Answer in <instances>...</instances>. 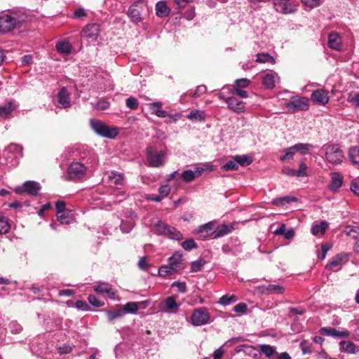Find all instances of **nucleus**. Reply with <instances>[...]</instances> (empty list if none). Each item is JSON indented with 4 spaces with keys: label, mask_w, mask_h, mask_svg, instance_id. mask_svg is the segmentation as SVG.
<instances>
[{
    "label": "nucleus",
    "mask_w": 359,
    "mask_h": 359,
    "mask_svg": "<svg viewBox=\"0 0 359 359\" xmlns=\"http://www.w3.org/2000/svg\"><path fill=\"white\" fill-rule=\"evenodd\" d=\"M183 261L182 254L179 252L174 253L173 255L168 259V264L159 268V275L162 277H166L169 275L180 273L186 267Z\"/></svg>",
    "instance_id": "obj_1"
},
{
    "label": "nucleus",
    "mask_w": 359,
    "mask_h": 359,
    "mask_svg": "<svg viewBox=\"0 0 359 359\" xmlns=\"http://www.w3.org/2000/svg\"><path fill=\"white\" fill-rule=\"evenodd\" d=\"M325 157L327 162L332 165H339L344 158V151L338 144H329L323 147Z\"/></svg>",
    "instance_id": "obj_2"
},
{
    "label": "nucleus",
    "mask_w": 359,
    "mask_h": 359,
    "mask_svg": "<svg viewBox=\"0 0 359 359\" xmlns=\"http://www.w3.org/2000/svg\"><path fill=\"white\" fill-rule=\"evenodd\" d=\"M90 125L96 134L104 137L114 139L118 133L117 128L108 126L97 119H90Z\"/></svg>",
    "instance_id": "obj_3"
},
{
    "label": "nucleus",
    "mask_w": 359,
    "mask_h": 359,
    "mask_svg": "<svg viewBox=\"0 0 359 359\" xmlns=\"http://www.w3.org/2000/svg\"><path fill=\"white\" fill-rule=\"evenodd\" d=\"M154 231L158 235L165 236L177 241H180L183 238L182 234L175 228L168 226L162 221H158L154 224Z\"/></svg>",
    "instance_id": "obj_4"
},
{
    "label": "nucleus",
    "mask_w": 359,
    "mask_h": 359,
    "mask_svg": "<svg viewBox=\"0 0 359 359\" xmlns=\"http://www.w3.org/2000/svg\"><path fill=\"white\" fill-rule=\"evenodd\" d=\"M210 314L204 308L195 309L190 318V322L194 326H201L209 323Z\"/></svg>",
    "instance_id": "obj_5"
},
{
    "label": "nucleus",
    "mask_w": 359,
    "mask_h": 359,
    "mask_svg": "<svg viewBox=\"0 0 359 359\" xmlns=\"http://www.w3.org/2000/svg\"><path fill=\"white\" fill-rule=\"evenodd\" d=\"M87 168L81 163L72 162L68 168V176L72 180H79L86 175Z\"/></svg>",
    "instance_id": "obj_6"
},
{
    "label": "nucleus",
    "mask_w": 359,
    "mask_h": 359,
    "mask_svg": "<svg viewBox=\"0 0 359 359\" xmlns=\"http://www.w3.org/2000/svg\"><path fill=\"white\" fill-rule=\"evenodd\" d=\"M165 152L161 151L154 152L151 147L147 149V161L152 167H159L163 165Z\"/></svg>",
    "instance_id": "obj_7"
},
{
    "label": "nucleus",
    "mask_w": 359,
    "mask_h": 359,
    "mask_svg": "<svg viewBox=\"0 0 359 359\" xmlns=\"http://www.w3.org/2000/svg\"><path fill=\"white\" fill-rule=\"evenodd\" d=\"M100 34V27L97 24L87 25L81 32V38L86 40L88 43L94 42L97 40Z\"/></svg>",
    "instance_id": "obj_8"
},
{
    "label": "nucleus",
    "mask_w": 359,
    "mask_h": 359,
    "mask_svg": "<svg viewBox=\"0 0 359 359\" xmlns=\"http://www.w3.org/2000/svg\"><path fill=\"white\" fill-rule=\"evenodd\" d=\"M18 20L8 14L0 15V32H8L18 24Z\"/></svg>",
    "instance_id": "obj_9"
},
{
    "label": "nucleus",
    "mask_w": 359,
    "mask_h": 359,
    "mask_svg": "<svg viewBox=\"0 0 359 359\" xmlns=\"http://www.w3.org/2000/svg\"><path fill=\"white\" fill-rule=\"evenodd\" d=\"M348 254L341 252L331 258L325 267L328 270L337 271L348 262Z\"/></svg>",
    "instance_id": "obj_10"
},
{
    "label": "nucleus",
    "mask_w": 359,
    "mask_h": 359,
    "mask_svg": "<svg viewBox=\"0 0 359 359\" xmlns=\"http://www.w3.org/2000/svg\"><path fill=\"white\" fill-rule=\"evenodd\" d=\"M149 107L151 112L160 118L170 117L172 118L174 121H176L181 117V114H180L172 115L165 110L160 109V108L162 107V102H161L150 103Z\"/></svg>",
    "instance_id": "obj_11"
},
{
    "label": "nucleus",
    "mask_w": 359,
    "mask_h": 359,
    "mask_svg": "<svg viewBox=\"0 0 359 359\" xmlns=\"http://www.w3.org/2000/svg\"><path fill=\"white\" fill-rule=\"evenodd\" d=\"M286 107L292 111H306L309 109L308 100L305 97H293Z\"/></svg>",
    "instance_id": "obj_12"
},
{
    "label": "nucleus",
    "mask_w": 359,
    "mask_h": 359,
    "mask_svg": "<svg viewBox=\"0 0 359 359\" xmlns=\"http://www.w3.org/2000/svg\"><path fill=\"white\" fill-rule=\"evenodd\" d=\"M41 189V186L38 182L34 181H28L23 184L22 187H19L15 189L17 194H22L26 192L29 194L36 196Z\"/></svg>",
    "instance_id": "obj_13"
},
{
    "label": "nucleus",
    "mask_w": 359,
    "mask_h": 359,
    "mask_svg": "<svg viewBox=\"0 0 359 359\" xmlns=\"http://www.w3.org/2000/svg\"><path fill=\"white\" fill-rule=\"evenodd\" d=\"M319 332L323 336L337 338H347L350 336V332L345 329L338 330L332 327H321Z\"/></svg>",
    "instance_id": "obj_14"
},
{
    "label": "nucleus",
    "mask_w": 359,
    "mask_h": 359,
    "mask_svg": "<svg viewBox=\"0 0 359 359\" xmlns=\"http://www.w3.org/2000/svg\"><path fill=\"white\" fill-rule=\"evenodd\" d=\"M276 10L284 14H290L295 12L297 8L290 3V0H273Z\"/></svg>",
    "instance_id": "obj_15"
},
{
    "label": "nucleus",
    "mask_w": 359,
    "mask_h": 359,
    "mask_svg": "<svg viewBox=\"0 0 359 359\" xmlns=\"http://www.w3.org/2000/svg\"><path fill=\"white\" fill-rule=\"evenodd\" d=\"M327 44L332 50L339 51L342 48V39L337 32H331L328 35Z\"/></svg>",
    "instance_id": "obj_16"
},
{
    "label": "nucleus",
    "mask_w": 359,
    "mask_h": 359,
    "mask_svg": "<svg viewBox=\"0 0 359 359\" xmlns=\"http://www.w3.org/2000/svg\"><path fill=\"white\" fill-rule=\"evenodd\" d=\"M217 223L215 222H210L203 225H201L198 230L199 236L202 238L211 236L214 238L215 230Z\"/></svg>",
    "instance_id": "obj_17"
},
{
    "label": "nucleus",
    "mask_w": 359,
    "mask_h": 359,
    "mask_svg": "<svg viewBox=\"0 0 359 359\" xmlns=\"http://www.w3.org/2000/svg\"><path fill=\"white\" fill-rule=\"evenodd\" d=\"M94 291L101 294L106 293L109 297L113 299L116 298V291L107 283H99L94 286Z\"/></svg>",
    "instance_id": "obj_18"
},
{
    "label": "nucleus",
    "mask_w": 359,
    "mask_h": 359,
    "mask_svg": "<svg viewBox=\"0 0 359 359\" xmlns=\"http://www.w3.org/2000/svg\"><path fill=\"white\" fill-rule=\"evenodd\" d=\"M226 103L228 107L236 113L243 112L245 111V104L234 97H227Z\"/></svg>",
    "instance_id": "obj_19"
},
{
    "label": "nucleus",
    "mask_w": 359,
    "mask_h": 359,
    "mask_svg": "<svg viewBox=\"0 0 359 359\" xmlns=\"http://www.w3.org/2000/svg\"><path fill=\"white\" fill-rule=\"evenodd\" d=\"M311 99L313 102L322 105H325L329 102L328 93L323 89L313 91Z\"/></svg>",
    "instance_id": "obj_20"
},
{
    "label": "nucleus",
    "mask_w": 359,
    "mask_h": 359,
    "mask_svg": "<svg viewBox=\"0 0 359 359\" xmlns=\"http://www.w3.org/2000/svg\"><path fill=\"white\" fill-rule=\"evenodd\" d=\"M330 189L332 191H338L343 184V176L339 172H332L330 173Z\"/></svg>",
    "instance_id": "obj_21"
},
{
    "label": "nucleus",
    "mask_w": 359,
    "mask_h": 359,
    "mask_svg": "<svg viewBox=\"0 0 359 359\" xmlns=\"http://www.w3.org/2000/svg\"><path fill=\"white\" fill-rule=\"evenodd\" d=\"M204 170V168L200 167H197L194 170H187L182 172V177L184 182H190L201 176Z\"/></svg>",
    "instance_id": "obj_22"
},
{
    "label": "nucleus",
    "mask_w": 359,
    "mask_h": 359,
    "mask_svg": "<svg viewBox=\"0 0 359 359\" xmlns=\"http://www.w3.org/2000/svg\"><path fill=\"white\" fill-rule=\"evenodd\" d=\"M348 160L351 163L359 168V146H351L347 151Z\"/></svg>",
    "instance_id": "obj_23"
},
{
    "label": "nucleus",
    "mask_w": 359,
    "mask_h": 359,
    "mask_svg": "<svg viewBox=\"0 0 359 359\" xmlns=\"http://www.w3.org/2000/svg\"><path fill=\"white\" fill-rule=\"evenodd\" d=\"M278 79V75L275 72L267 73L262 79L263 84L267 89H273Z\"/></svg>",
    "instance_id": "obj_24"
},
{
    "label": "nucleus",
    "mask_w": 359,
    "mask_h": 359,
    "mask_svg": "<svg viewBox=\"0 0 359 359\" xmlns=\"http://www.w3.org/2000/svg\"><path fill=\"white\" fill-rule=\"evenodd\" d=\"M340 350L341 351L355 354L359 352V346L355 345L352 341H342L339 343Z\"/></svg>",
    "instance_id": "obj_25"
},
{
    "label": "nucleus",
    "mask_w": 359,
    "mask_h": 359,
    "mask_svg": "<svg viewBox=\"0 0 359 359\" xmlns=\"http://www.w3.org/2000/svg\"><path fill=\"white\" fill-rule=\"evenodd\" d=\"M57 219L62 224H69L74 220V213L70 210L60 211L57 215Z\"/></svg>",
    "instance_id": "obj_26"
},
{
    "label": "nucleus",
    "mask_w": 359,
    "mask_h": 359,
    "mask_svg": "<svg viewBox=\"0 0 359 359\" xmlns=\"http://www.w3.org/2000/svg\"><path fill=\"white\" fill-rule=\"evenodd\" d=\"M233 226H234V223L231 224H224L219 226H217V227L215 226L214 238L222 237V236L229 233L234 229Z\"/></svg>",
    "instance_id": "obj_27"
},
{
    "label": "nucleus",
    "mask_w": 359,
    "mask_h": 359,
    "mask_svg": "<svg viewBox=\"0 0 359 359\" xmlns=\"http://www.w3.org/2000/svg\"><path fill=\"white\" fill-rule=\"evenodd\" d=\"M58 102L64 108H68L70 107V98L69 94L68 93L67 89L65 88H62L57 95Z\"/></svg>",
    "instance_id": "obj_28"
},
{
    "label": "nucleus",
    "mask_w": 359,
    "mask_h": 359,
    "mask_svg": "<svg viewBox=\"0 0 359 359\" xmlns=\"http://www.w3.org/2000/svg\"><path fill=\"white\" fill-rule=\"evenodd\" d=\"M178 309L179 305L176 302L175 297L171 296L165 299L164 310L166 312L175 313Z\"/></svg>",
    "instance_id": "obj_29"
},
{
    "label": "nucleus",
    "mask_w": 359,
    "mask_h": 359,
    "mask_svg": "<svg viewBox=\"0 0 359 359\" xmlns=\"http://www.w3.org/2000/svg\"><path fill=\"white\" fill-rule=\"evenodd\" d=\"M128 15L134 22L137 23L141 20L140 11L138 5L137 4H133L130 6Z\"/></svg>",
    "instance_id": "obj_30"
},
{
    "label": "nucleus",
    "mask_w": 359,
    "mask_h": 359,
    "mask_svg": "<svg viewBox=\"0 0 359 359\" xmlns=\"http://www.w3.org/2000/svg\"><path fill=\"white\" fill-rule=\"evenodd\" d=\"M156 15L161 18L168 16L170 13V9L165 1H158L156 5Z\"/></svg>",
    "instance_id": "obj_31"
},
{
    "label": "nucleus",
    "mask_w": 359,
    "mask_h": 359,
    "mask_svg": "<svg viewBox=\"0 0 359 359\" xmlns=\"http://www.w3.org/2000/svg\"><path fill=\"white\" fill-rule=\"evenodd\" d=\"M296 201H297V198L294 196H285L274 198L272 203L277 206H284L285 204Z\"/></svg>",
    "instance_id": "obj_32"
},
{
    "label": "nucleus",
    "mask_w": 359,
    "mask_h": 359,
    "mask_svg": "<svg viewBox=\"0 0 359 359\" xmlns=\"http://www.w3.org/2000/svg\"><path fill=\"white\" fill-rule=\"evenodd\" d=\"M313 149V146L309 143H299L293 146L296 153L299 152L302 155H305L310 152Z\"/></svg>",
    "instance_id": "obj_33"
},
{
    "label": "nucleus",
    "mask_w": 359,
    "mask_h": 359,
    "mask_svg": "<svg viewBox=\"0 0 359 359\" xmlns=\"http://www.w3.org/2000/svg\"><path fill=\"white\" fill-rule=\"evenodd\" d=\"M16 107L17 106L13 102H8L4 106H0V116L8 117Z\"/></svg>",
    "instance_id": "obj_34"
},
{
    "label": "nucleus",
    "mask_w": 359,
    "mask_h": 359,
    "mask_svg": "<svg viewBox=\"0 0 359 359\" xmlns=\"http://www.w3.org/2000/svg\"><path fill=\"white\" fill-rule=\"evenodd\" d=\"M140 302H130L123 306L122 310L126 313H135L140 308Z\"/></svg>",
    "instance_id": "obj_35"
},
{
    "label": "nucleus",
    "mask_w": 359,
    "mask_h": 359,
    "mask_svg": "<svg viewBox=\"0 0 359 359\" xmlns=\"http://www.w3.org/2000/svg\"><path fill=\"white\" fill-rule=\"evenodd\" d=\"M256 62L259 63H271L274 65L276 63V60L273 56L268 53H258L256 55Z\"/></svg>",
    "instance_id": "obj_36"
},
{
    "label": "nucleus",
    "mask_w": 359,
    "mask_h": 359,
    "mask_svg": "<svg viewBox=\"0 0 359 359\" xmlns=\"http://www.w3.org/2000/svg\"><path fill=\"white\" fill-rule=\"evenodd\" d=\"M57 50L62 54H69L72 50V46L68 41H60L56 44Z\"/></svg>",
    "instance_id": "obj_37"
},
{
    "label": "nucleus",
    "mask_w": 359,
    "mask_h": 359,
    "mask_svg": "<svg viewBox=\"0 0 359 359\" xmlns=\"http://www.w3.org/2000/svg\"><path fill=\"white\" fill-rule=\"evenodd\" d=\"M107 316L109 321H113L114 319L120 318L124 316V311L122 309L110 310L107 311Z\"/></svg>",
    "instance_id": "obj_38"
},
{
    "label": "nucleus",
    "mask_w": 359,
    "mask_h": 359,
    "mask_svg": "<svg viewBox=\"0 0 359 359\" xmlns=\"http://www.w3.org/2000/svg\"><path fill=\"white\" fill-rule=\"evenodd\" d=\"M346 236L359 241V226H347L344 231Z\"/></svg>",
    "instance_id": "obj_39"
},
{
    "label": "nucleus",
    "mask_w": 359,
    "mask_h": 359,
    "mask_svg": "<svg viewBox=\"0 0 359 359\" xmlns=\"http://www.w3.org/2000/svg\"><path fill=\"white\" fill-rule=\"evenodd\" d=\"M327 224L325 222H322L320 224H315L311 229V232L314 236H317L319 233L324 234L326 229H327Z\"/></svg>",
    "instance_id": "obj_40"
},
{
    "label": "nucleus",
    "mask_w": 359,
    "mask_h": 359,
    "mask_svg": "<svg viewBox=\"0 0 359 359\" xmlns=\"http://www.w3.org/2000/svg\"><path fill=\"white\" fill-rule=\"evenodd\" d=\"M265 290L268 294H283L285 292V288L279 285L270 284Z\"/></svg>",
    "instance_id": "obj_41"
},
{
    "label": "nucleus",
    "mask_w": 359,
    "mask_h": 359,
    "mask_svg": "<svg viewBox=\"0 0 359 359\" xmlns=\"http://www.w3.org/2000/svg\"><path fill=\"white\" fill-rule=\"evenodd\" d=\"M108 179L111 184H122L124 180L123 175L118 172H111Z\"/></svg>",
    "instance_id": "obj_42"
},
{
    "label": "nucleus",
    "mask_w": 359,
    "mask_h": 359,
    "mask_svg": "<svg viewBox=\"0 0 359 359\" xmlns=\"http://www.w3.org/2000/svg\"><path fill=\"white\" fill-rule=\"evenodd\" d=\"M243 351L245 354L252 356L255 358H257L258 356L259 355V349L252 346L244 345Z\"/></svg>",
    "instance_id": "obj_43"
},
{
    "label": "nucleus",
    "mask_w": 359,
    "mask_h": 359,
    "mask_svg": "<svg viewBox=\"0 0 359 359\" xmlns=\"http://www.w3.org/2000/svg\"><path fill=\"white\" fill-rule=\"evenodd\" d=\"M235 160L238 163V165L248 166L252 162V158L246 155H237L235 156Z\"/></svg>",
    "instance_id": "obj_44"
},
{
    "label": "nucleus",
    "mask_w": 359,
    "mask_h": 359,
    "mask_svg": "<svg viewBox=\"0 0 359 359\" xmlns=\"http://www.w3.org/2000/svg\"><path fill=\"white\" fill-rule=\"evenodd\" d=\"M237 297L234 294H225L223 295L219 301V303L222 305H229L231 303L236 302L237 301Z\"/></svg>",
    "instance_id": "obj_45"
},
{
    "label": "nucleus",
    "mask_w": 359,
    "mask_h": 359,
    "mask_svg": "<svg viewBox=\"0 0 359 359\" xmlns=\"http://www.w3.org/2000/svg\"><path fill=\"white\" fill-rule=\"evenodd\" d=\"M259 350L268 358L271 357L276 353V348L273 346L267 344L259 345Z\"/></svg>",
    "instance_id": "obj_46"
},
{
    "label": "nucleus",
    "mask_w": 359,
    "mask_h": 359,
    "mask_svg": "<svg viewBox=\"0 0 359 359\" xmlns=\"http://www.w3.org/2000/svg\"><path fill=\"white\" fill-rule=\"evenodd\" d=\"M205 114L203 111L199 110H193L191 111L189 115L187 116V118L189 120H204L205 119Z\"/></svg>",
    "instance_id": "obj_47"
},
{
    "label": "nucleus",
    "mask_w": 359,
    "mask_h": 359,
    "mask_svg": "<svg viewBox=\"0 0 359 359\" xmlns=\"http://www.w3.org/2000/svg\"><path fill=\"white\" fill-rule=\"evenodd\" d=\"M293 149V146L290 147L285 149V154L280 157V160L283 162L290 161H291L294 155L296 154V151Z\"/></svg>",
    "instance_id": "obj_48"
},
{
    "label": "nucleus",
    "mask_w": 359,
    "mask_h": 359,
    "mask_svg": "<svg viewBox=\"0 0 359 359\" xmlns=\"http://www.w3.org/2000/svg\"><path fill=\"white\" fill-rule=\"evenodd\" d=\"M309 167L304 162L299 163V168L296 170V176L298 177H304L308 176Z\"/></svg>",
    "instance_id": "obj_49"
},
{
    "label": "nucleus",
    "mask_w": 359,
    "mask_h": 359,
    "mask_svg": "<svg viewBox=\"0 0 359 359\" xmlns=\"http://www.w3.org/2000/svg\"><path fill=\"white\" fill-rule=\"evenodd\" d=\"M205 264V261L203 259L194 261L191 264V271L197 272L202 269V267Z\"/></svg>",
    "instance_id": "obj_50"
},
{
    "label": "nucleus",
    "mask_w": 359,
    "mask_h": 359,
    "mask_svg": "<svg viewBox=\"0 0 359 359\" xmlns=\"http://www.w3.org/2000/svg\"><path fill=\"white\" fill-rule=\"evenodd\" d=\"M10 229V225L7 219L0 217V234L6 233Z\"/></svg>",
    "instance_id": "obj_51"
},
{
    "label": "nucleus",
    "mask_w": 359,
    "mask_h": 359,
    "mask_svg": "<svg viewBox=\"0 0 359 359\" xmlns=\"http://www.w3.org/2000/svg\"><path fill=\"white\" fill-rule=\"evenodd\" d=\"M224 170H238V165L237 161L235 160V157L233 160L226 163L222 167Z\"/></svg>",
    "instance_id": "obj_52"
},
{
    "label": "nucleus",
    "mask_w": 359,
    "mask_h": 359,
    "mask_svg": "<svg viewBox=\"0 0 359 359\" xmlns=\"http://www.w3.org/2000/svg\"><path fill=\"white\" fill-rule=\"evenodd\" d=\"M88 302L89 303L95 307H101L104 305V302H102L101 300L98 299L97 297H95L93 294H90L88 296Z\"/></svg>",
    "instance_id": "obj_53"
},
{
    "label": "nucleus",
    "mask_w": 359,
    "mask_h": 359,
    "mask_svg": "<svg viewBox=\"0 0 359 359\" xmlns=\"http://www.w3.org/2000/svg\"><path fill=\"white\" fill-rule=\"evenodd\" d=\"M127 107H128L130 109H137L138 107V102L137 99L134 97H130L126 100V102Z\"/></svg>",
    "instance_id": "obj_54"
},
{
    "label": "nucleus",
    "mask_w": 359,
    "mask_h": 359,
    "mask_svg": "<svg viewBox=\"0 0 359 359\" xmlns=\"http://www.w3.org/2000/svg\"><path fill=\"white\" fill-rule=\"evenodd\" d=\"M233 311L240 314H245L248 310V306L245 303H239L234 306Z\"/></svg>",
    "instance_id": "obj_55"
},
{
    "label": "nucleus",
    "mask_w": 359,
    "mask_h": 359,
    "mask_svg": "<svg viewBox=\"0 0 359 359\" xmlns=\"http://www.w3.org/2000/svg\"><path fill=\"white\" fill-rule=\"evenodd\" d=\"M172 287H177L179 292L184 293L187 292V285L184 282L175 281L172 283Z\"/></svg>",
    "instance_id": "obj_56"
},
{
    "label": "nucleus",
    "mask_w": 359,
    "mask_h": 359,
    "mask_svg": "<svg viewBox=\"0 0 359 359\" xmlns=\"http://www.w3.org/2000/svg\"><path fill=\"white\" fill-rule=\"evenodd\" d=\"M250 83V80L245 78L239 79L235 81V84L236 86V88H246L249 86Z\"/></svg>",
    "instance_id": "obj_57"
},
{
    "label": "nucleus",
    "mask_w": 359,
    "mask_h": 359,
    "mask_svg": "<svg viewBox=\"0 0 359 359\" xmlns=\"http://www.w3.org/2000/svg\"><path fill=\"white\" fill-rule=\"evenodd\" d=\"M109 107V102L104 100H99L95 105V108L97 110H105Z\"/></svg>",
    "instance_id": "obj_58"
},
{
    "label": "nucleus",
    "mask_w": 359,
    "mask_h": 359,
    "mask_svg": "<svg viewBox=\"0 0 359 359\" xmlns=\"http://www.w3.org/2000/svg\"><path fill=\"white\" fill-rule=\"evenodd\" d=\"M302 2L310 8L318 7L320 5V0H301Z\"/></svg>",
    "instance_id": "obj_59"
},
{
    "label": "nucleus",
    "mask_w": 359,
    "mask_h": 359,
    "mask_svg": "<svg viewBox=\"0 0 359 359\" xmlns=\"http://www.w3.org/2000/svg\"><path fill=\"white\" fill-rule=\"evenodd\" d=\"M170 191V187L168 184L161 185L158 189L159 195L163 198L166 197Z\"/></svg>",
    "instance_id": "obj_60"
},
{
    "label": "nucleus",
    "mask_w": 359,
    "mask_h": 359,
    "mask_svg": "<svg viewBox=\"0 0 359 359\" xmlns=\"http://www.w3.org/2000/svg\"><path fill=\"white\" fill-rule=\"evenodd\" d=\"M182 248L186 250H189L196 247V243L193 239L187 240L182 243Z\"/></svg>",
    "instance_id": "obj_61"
},
{
    "label": "nucleus",
    "mask_w": 359,
    "mask_h": 359,
    "mask_svg": "<svg viewBox=\"0 0 359 359\" xmlns=\"http://www.w3.org/2000/svg\"><path fill=\"white\" fill-rule=\"evenodd\" d=\"M351 189L355 194L359 196V177L352 181Z\"/></svg>",
    "instance_id": "obj_62"
},
{
    "label": "nucleus",
    "mask_w": 359,
    "mask_h": 359,
    "mask_svg": "<svg viewBox=\"0 0 359 359\" xmlns=\"http://www.w3.org/2000/svg\"><path fill=\"white\" fill-rule=\"evenodd\" d=\"M322 252L318 255V257L323 260L326 257L327 252L331 249V245L328 243L322 245L321 246Z\"/></svg>",
    "instance_id": "obj_63"
},
{
    "label": "nucleus",
    "mask_w": 359,
    "mask_h": 359,
    "mask_svg": "<svg viewBox=\"0 0 359 359\" xmlns=\"http://www.w3.org/2000/svg\"><path fill=\"white\" fill-rule=\"evenodd\" d=\"M348 102L353 103L355 107H359V93H355L354 95H349L348 97Z\"/></svg>",
    "instance_id": "obj_64"
}]
</instances>
